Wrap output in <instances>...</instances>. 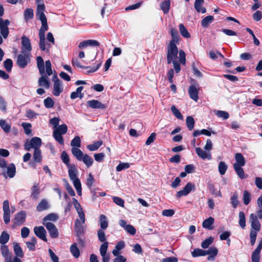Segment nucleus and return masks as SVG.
<instances>
[{
  "label": "nucleus",
  "instance_id": "1",
  "mask_svg": "<svg viewBox=\"0 0 262 262\" xmlns=\"http://www.w3.org/2000/svg\"><path fill=\"white\" fill-rule=\"evenodd\" d=\"M36 17L41 21V27L39 31V46L40 50L49 53L51 45L47 43V47L45 44V32L48 30L47 19L45 13H40L39 15H36Z\"/></svg>",
  "mask_w": 262,
  "mask_h": 262
},
{
  "label": "nucleus",
  "instance_id": "2",
  "mask_svg": "<svg viewBox=\"0 0 262 262\" xmlns=\"http://www.w3.org/2000/svg\"><path fill=\"white\" fill-rule=\"evenodd\" d=\"M178 49L176 44L169 43L167 47V63H170L172 61L176 60L178 58Z\"/></svg>",
  "mask_w": 262,
  "mask_h": 262
},
{
  "label": "nucleus",
  "instance_id": "3",
  "mask_svg": "<svg viewBox=\"0 0 262 262\" xmlns=\"http://www.w3.org/2000/svg\"><path fill=\"white\" fill-rule=\"evenodd\" d=\"M41 145V140L38 137H33L30 140H27L25 143L24 147L25 150L29 151L31 148L34 150L39 149Z\"/></svg>",
  "mask_w": 262,
  "mask_h": 262
},
{
  "label": "nucleus",
  "instance_id": "4",
  "mask_svg": "<svg viewBox=\"0 0 262 262\" xmlns=\"http://www.w3.org/2000/svg\"><path fill=\"white\" fill-rule=\"evenodd\" d=\"M16 174V167L13 163H10L6 166V168L2 170L0 175H2L4 178H8L12 179L14 178Z\"/></svg>",
  "mask_w": 262,
  "mask_h": 262
},
{
  "label": "nucleus",
  "instance_id": "5",
  "mask_svg": "<svg viewBox=\"0 0 262 262\" xmlns=\"http://www.w3.org/2000/svg\"><path fill=\"white\" fill-rule=\"evenodd\" d=\"M52 80L54 82L53 94L55 96H58L63 91L62 81L58 79L55 74L53 76Z\"/></svg>",
  "mask_w": 262,
  "mask_h": 262
},
{
  "label": "nucleus",
  "instance_id": "6",
  "mask_svg": "<svg viewBox=\"0 0 262 262\" xmlns=\"http://www.w3.org/2000/svg\"><path fill=\"white\" fill-rule=\"evenodd\" d=\"M79 219H76L75 222L74 228L77 234H81L83 233V224L85 221L84 212H81L78 214Z\"/></svg>",
  "mask_w": 262,
  "mask_h": 262
},
{
  "label": "nucleus",
  "instance_id": "7",
  "mask_svg": "<svg viewBox=\"0 0 262 262\" xmlns=\"http://www.w3.org/2000/svg\"><path fill=\"white\" fill-rule=\"evenodd\" d=\"M21 53L23 54H30L32 51V46L29 38L23 35L21 38Z\"/></svg>",
  "mask_w": 262,
  "mask_h": 262
},
{
  "label": "nucleus",
  "instance_id": "8",
  "mask_svg": "<svg viewBox=\"0 0 262 262\" xmlns=\"http://www.w3.org/2000/svg\"><path fill=\"white\" fill-rule=\"evenodd\" d=\"M30 54H21L17 56L16 63L17 66L22 69L25 68L30 62Z\"/></svg>",
  "mask_w": 262,
  "mask_h": 262
},
{
  "label": "nucleus",
  "instance_id": "9",
  "mask_svg": "<svg viewBox=\"0 0 262 262\" xmlns=\"http://www.w3.org/2000/svg\"><path fill=\"white\" fill-rule=\"evenodd\" d=\"M193 83L189 86L188 93L191 99L197 101L199 99L198 92L200 87L195 81L193 80Z\"/></svg>",
  "mask_w": 262,
  "mask_h": 262
},
{
  "label": "nucleus",
  "instance_id": "10",
  "mask_svg": "<svg viewBox=\"0 0 262 262\" xmlns=\"http://www.w3.org/2000/svg\"><path fill=\"white\" fill-rule=\"evenodd\" d=\"M26 217V213L24 211H21L15 214L14 223L12 226V228H15L17 226L22 225Z\"/></svg>",
  "mask_w": 262,
  "mask_h": 262
},
{
  "label": "nucleus",
  "instance_id": "11",
  "mask_svg": "<svg viewBox=\"0 0 262 262\" xmlns=\"http://www.w3.org/2000/svg\"><path fill=\"white\" fill-rule=\"evenodd\" d=\"M68 168L69 177L73 182V184L77 183V182L78 183L80 182L79 178L77 177L78 171L75 165L74 164L69 165Z\"/></svg>",
  "mask_w": 262,
  "mask_h": 262
},
{
  "label": "nucleus",
  "instance_id": "12",
  "mask_svg": "<svg viewBox=\"0 0 262 262\" xmlns=\"http://www.w3.org/2000/svg\"><path fill=\"white\" fill-rule=\"evenodd\" d=\"M10 22L8 19L4 20L0 17V30L1 33L4 38H6L9 34L8 26Z\"/></svg>",
  "mask_w": 262,
  "mask_h": 262
},
{
  "label": "nucleus",
  "instance_id": "13",
  "mask_svg": "<svg viewBox=\"0 0 262 262\" xmlns=\"http://www.w3.org/2000/svg\"><path fill=\"white\" fill-rule=\"evenodd\" d=\"M249 219L252 228L257 232L259 231L261 228V225L258 221L259 218H258L257 215L251 213Z\"/></svg>",
  "mask_w": 262,
  "mask_h": 262
},
{
  "label": "nucleus",
  "instance_id": "14",
  "mask_svg": "<svg viewBox=\"0 0 262 262\" xmlns=\"http://www.w3.org/2000/svg\"><path fill=\"white\" fill-rule=\"evenodd\" d=\"M194 187L195 185L192 183L189 182L187 183L183 190L177 192L176 194L177 198H180L182 196L187 195L192 189H194Z\"/></svg>",
  "mask_w": 262,
  "mask_h": 262
},
{
  "label": "nucleus",
  "instance_id": "15",
  "mask_svg": "<svg viewBox=\"0 0 262 262\" xmlns=\"http://www.w3.org/2000/svg\"><path fill=\"white\" fill-rule=\"evenodd\" d=\"M45 226L52 238H55L58 236V229L54 224L53 223H45Z\"/></svg>",
  "mask_w": 262,
  "mask_h": 262
},
{
  "label": "nucleus",
  "instance_id": "16",
  "mask_svg": "<svg viewBox=\"0 0 262 262\" xmlns=\"http://www.w3.org/2000/svg\"><path fill=\"white\" fill-rule=\"evenodd\" d=\"M34 232L35 235L39 238L41 239L45 242H47V238L46 237L47 232L43 227H35L34 228Z\"/></svg>",
  "mask_w": 262,
  "mask_h": 262
},
{
  "label": "nucleus",
  "instance_id": "17",
  "mask_svg": "<svg viewBox=\"0 0 262 262\" xmlns=\"http://www.w3.org/2000/svg\"><path fill=\"white\" fill-rule=\"evenodd\" d=\"M88 105L93 109L104 110L106 108L105 104L97 100H92L87 101Z\"/></svg>",
  "mask_w": 262,
  "mask_h": 262
},
{
  "label": "nucleus",
  "instance_id": "18",
  "mask_svg": "<svg viewBox=\"0 0 262 262\" xmlns=\"http://www.w3.org/2000/svg\"><path fill=\"white\" fill-rule=\"evenodd\" d=\"M1 253L5 258V262H12L11 253L9 252L8 246L2 245L1 247Z\"/></svg>",
  "mask_w": 262,
  "mask_h": 262
},
{
  "label": "nucleus",
  "instance_id": "19",
  "mask_svg": "<svg viewBox=\"0 0 262 262\" xmlns=\"http://www.w3.org/2000/svg\"><path fill=\"white\" fill-rule=\"evenodd\" d=\"M31 198L34 200H38L40 193L39 183H35L33 186L31 187Z\"/></svg>",
  "mask_w": 262,
  "mask_h": 262
},
{
  "label": "nucleus",
  "instance_id": "20",
  "mask_svg": "<svg viewBox=\"0 0 262 262\" xmlns=\"http://www.w3.org/2000/svg\"><path fill=\"white\" fill-rule=\"evenodd\" d=\"M119 225L123 228L128 233L131 235H134L136 233L135 228L130 225H127L125 220H121L119 221Z\"/></svg>",
  "mask_w": 262,
  "mask_h": 262
},
{
  "label": "nucleus",
  "instance_id": "21",
  "mask_svg": "<svg viewBox=\"0 0 262 262\" xmlns=\"http://www.w3.org/2000/svg\"><path fill=\"white\" fill-rule=\"evenodd\" d=\"M50 207V205L48 201L44 199H42L36 206V210L38 212H41L48 210Z\"/></svg>",
  "mask_w": 262,
  "mask_h": 262
},
{
  "label": "nucleus",
  "instance_id": "22",
  "mask_svg": "<svg viewBox=\"0 0 262 262\" xmlns=\"http://www.w3.org/2000/svg\"><path fill=\"white\" fill-rule=\"evenodd\" d=\"M206 255H209L207 260L213 261L215 256L217 255L218 250L216 247H211L207 250H206Z\"/></svg>",
  "mask_w": 262,
  "mask_h": 262
},
{
  "label": "nucleus",
  "instance_id": "23",
  "mask_svg": "<svg viewBox=\"0 0 262 262\" xmlns=\"http://www.w3.org/2000/svg\"><path fill=\"white\" fill-rule=\"evenodd\" d=\"M38 84L40 86L43 87L45 89H49L50 86V83L48 77L44 74L39 78L38 81Z\"/></svg>",
  "mask_w": 262,
  "mask_h": 262
},
{
  "label": "nucleus",
  "instance_id": "24",
  "mask_svg": "<svg viewBox=\"0 0 262 262\" xmlns=\"http://www.w3.org/2000/svg\"><path fill=\"white\" fill-rule=\"evenodd\" d=\"M195 151L198 156L202 158L203 160L208 159V160H211V154L208 152H206L205 151H204L202 148L200 147H196L195 148Z\"/></svg>",
  "mask_w": 262,
  "mask_h": 262
},
{
  "label": "nucleus",
  "instance_id": "25",
  "mask_svg": "<svg viewBox=\"0 0 262 262\" xmlns=\"http://www.w3.org/2000/svg\"><path fill=\"white\" fill-rule=\"evenodd\" d=\"M204 3V0H195L194 7L198 13H205L206 12V8L202 6Z\"/></svg>",
  "mask_w": 262,
  "mask_h": 262
},
{
  "label": "nucleus",
  "instance_id": "26",
  "mask_svg": "<svg viewBox=\"0 0 262 262\" xmlns=\"http://www.w3.org/2000/svg\"><path fill=\"white\" fill-rule=\"evenodd\" d=\"M236 163L233 165H237L238 166H244L245 165V159L241 153H236L235 155Z\"/></svg>",
  "mask_w": 262,
  "mask_h": 262
},
{
  "label": "nucleus",
  "instance_id": "27",
  "mask_svg": "<svg viewBox=\"0 0 262 262\" xmlns=\"http://www.w3.org/2000/svg\"><path fill=\"white\" fill-rule=\"evenodd\" d=\"M214 222V219L212 217H209L203 221L202 226L203 228L205 229H207L208 230H212L213 229L212 225L213 224Z\"/></svg>",
  "mask_w": 262,
  "mask_h": 262
},
{
  "label": "nucleus",
  "instance_id": "28",
  "mask_svg": "<svg viewBox=\"0 0 262 262\" xmlns=\"http://www.w3.org/2000/svg\"><path fill=\"white\" fill-rule=\"evenodd\" d=\"M238 198L239 195L237 192H234L230 198V203L234 209L236 208L239 204Z\"/></svg>",
  "mask_w": 262,
  "mask_h": 262
},
{
  "label": "nucleus",
  "instance_id": "29",
  "mask_svg": "<svg viewBox=\"0 0 262 262\" xmlns=\"http://www.w3.org/2000/svg\"><path fill=\"white\" fill-rule=\"evenodd\" d=\"M58 219V216L57 214L55 213H50L46 215L43 219V224L45 225V223H51V222H49L48 221H52L55 222L57 221Z\"/></svg>",
  "mask_w": 262,
  "mask_h": 262
},
{
  "label": "nucleus",
  "instance_id": "30",
  "mask_svg": "<svg viewBox=\"0 0 262 262\" xmlns=\"http://www.w3.org/2000/svg\"><path fill=\"white\" fill-rule=\"evenodd\" d=\"M99 221L100 226V229L105 230L108 226V223L106 216L103 214L100 215Z\"/></svg>",
  "mask_w": 262,
  "mask_h": 262
},
{
  "label": "nucleus",
  "instance_id": "31",
  "mask_svg": "<svg viewBox=\"0 0 262 262\" xmlns=\"http://www.w3.org/2000/svg\"><path fill=\"white\" fill-rule=\"evenodd\" d=\"M37 66L40 75L45 74L44 61L41 56H38L36 59Z\"/></svg>",
  "mask_w": 262,
  "mask_h": 262
},
{
  "label": "nucleus",
  "instance_id": "32",
  "mask_svg": "<svg viewBox=\"0 0 262 262\" xmlns=\"http://www.w3.org/2000/svg\"><path fill=\"white\" fill-rule=\"evenodd\" d=\"M72 153L76 157L77 160L81 161L82 158L84 155L82 151L77 147H72Z\"/></svg>",
  "mask_w": 262,
  "mask_h": 262
},
{
  "label": "nucleus",
  "instance_id": "33",
  "mask_svg": "<svg viewBox=\"0 0 262 262\" xmlns=\"http://www.w3.org/2000/svg\"><path fill=\"white\" fill-rule=\"evenodd\" d=\"M170 34L172 37V40L170 41L169 43L176 44L179 42V35L177 30L174 28H171L170 30Z\"/></svg>",
  "mask_w": 262,
  "mask_h": 262
},
{
  "label": "nucleus",
  "instance_id": "34",
  "mask_svg": "<svg viewBox=\"0 0 262 262\" xmlns=\"http://www.w3.org/2000/svg\"><path fill=\"white\" fill-rule=\"evenodd\" d=\"M214 17L213 16L209 15L204 17L201 21V25L204 28H207L213 21Z\"/></svg>",
  "mask_w": 262,
  "mask_h": 262
},
{
  "label": "nucleus",
  "instance_id": "35",
  "mask_svg": "<svg viewBox=\"0 0 262 262\" xmlns=\"http://www.w3.org/2000/svg\"><path fill=\"white\" fill-rule=\"evenodd\" d=\"M13 250L16 257L22 258L24 256L23 250L18 243L14 244Z\"/></svg>",
  "mask_w": 262,
  "mask_h": 262
},
{
  "label": "nucleus",
  "instance_id": "36",
  "mask_svg": "<svg viewBox=\"0 0 262 262\" xmlns=\"http://www.w3.org/2000/svg\"><path fill=\"white\" fill-rule=\"evenodd\" d=\"M37 4L36 15H39L40 13H44L45 10V6L43 4V0H35Z\"/></svg>",
  "mask_w": 262,
  "mask_h": 262
},
{
  "label": "nucleus",
  "instance_id": "37",
  "mask_svg": "<svg viewBox=\"0 0 262 262\" xmlns=\"http://www.w3.org/2000/svg\"><path fill=\"white\" fill-rule=\"evenodd\" d=\"M24 17L26 22L32 19L34 17L33 10L31 8L26 9L24 11Z\"/></svg>",
  "mask_w": 262,
  "mask_h": 262
},
{
  "label": "nucleus",
  "instance_id": "38",
  "mask_svg": "<svg viewBox=\"0 0 262 262\" xmlns=\"http://www.w3.org/2000/svg\"><path fill=\"white\" fill-rule=\"evenodd\" d=\"M70 252L74 257L77 258L79 257L80 253L76 243H74L71 246Z\"/></svg>",
  "mask_w": 262,
  "mask_h": 262
},
{
  "label": "nucleus",
  "instance_id": "39",
  "mask_svg": "<svg viewBox=\"0 0 262 262\" xmlns=\"http://www.w3.org/2000/svg\"><path fill=\"white\" fill-rule=\"evenodd\" d=\"M81 161H83L87 167L91 166L94 162L93 158L87 154H84Z\"/></svg>",
  "mask_w": 262,
  "mask_h": 262
},
{
  "label": "nucleus",
  "instance_id": "40",
  "mask_svg": "<svg viewBox=\"0 0 262 262\" xmlns=\"http://www.w3.org/2000/svg\"><path fill=\"white\" fill-rule=\"evenodd\" d=\"M103 144L102 140H99L94 142L93 144L88 145L87 148L90 151H95L97 150Z\"/></svg>",
  "mask_w": 262,
  "mask_h": 262
},
{
  "label": "nucleus",
  "instance_id": "41",
  "mask_svg": "<svg viewBox=\"0 0 262 262\" xmlns=\"http://www.w3.org/2000/svg\"><path fill=\"white\" fill-rule=\"evenodd\" d=\"M191 255L193 257L206 256V250L199 248H196L191 252Z\"/></svg>",
  "mask_w": 262,
  "mask_h": 262
},
{
  "label": "nucleus",
  "instance_id": "42",
  "mask_svg": "<svg viewBox=\"0 0 262 262\" xmlns=\"http://www.w3.org/2000/svg\"><path fill=\"white\" fill-rule=\"evenodd\" d=\"M170 0H165L161 4L160 7L164 14L168 13L170 8Z\"/></svg>",
  "mask_w": 262,
  "mask_h": 262
},
{
  "label": "nucleus",
  "instance_id": "43",
  "mask_svg": "<svg viewBox=\"0 0 262 262\" xmlns=\"http://www.w3.org/2000/svg\"><path fill=\"white\" fill-rule=\"evenodd\" d=\"M10 235L6 231H3L0 236V244L2 245H5L8 242Z\"/></svg>",
  "mask_w": 262,
  "mask_h": 262
},
{
  "label": "nucleus",
  "instance_id": "44",
  "mask_svg": "<svg viewBox=\"0 0 262 262\" xmlns=\"http://www.w3.org/2000/svg\"><path fill=\"white\" fill-rule=\"evenodd\" d=\"M0 126L6 133H8L10 131L11 125L8 124L5 120H0Z\"/></svg>",
  "mask_w": 262,
  "mask_h": 262
},
{
  "label": "nucleus",
  "instance_id": "45",
  "mask_svg": "<svg viewBox=\"0 0 262 262\" xmlns=\"http://www.w3.org/2000/svg\"><path fill=\"white\" fill-rule=\"evenodd\" d=\"M33 157V160L35 162L39 163L41 161L42 156L40 149H36V150H34Z\"/></svg>",
  "mask_w": 262,
  "mask_h": 262
},
{
  "label": "nucleus",
  "instance_id": "46",
  "mask_svg": "<svg viewBox=\"0 0 262 262\" xmlns=\"http://www.w3.org/2000/svg\"><path fill=\"white\" fill-rule=\"evenodd\" d=\"M214 238L210 236L208 238L205 239L201 243V247L203 249L208 248L210 245H211L213 242Z\"/></svg>",
  "mask_w": 262,
  "mask_h": 262
},
{
  "label": "nucleus",
  "instance_id": "47",
  "mask_svg": "<svg viewBox=\"0 0 262 262\" xmlns=\"http://www.w3.org/2000/svg\"><path fill=\"white\" fill-rule=\"evenodd\" d=\"M179 30L181 34L185 38H188L190 37V33L188 32L183 24L179 25Z\"/></svg>",
  "mask_w": 262,
  "mask_h": 262
},
{
  "label": "nucleus",
  "instance_id": "48",
  "mask_svg": "<svg viewBox=\"0 0 262 262\" xmlns=\"http://www.w3.org/2000/svg\"><path fill=\"white\" fill-rule=\"evenodd\" d=\"M239 225L243 229L246 227V217L244 212H239Z\"/></svg>",
  "mask_w": 262,
  "mask_h": 262
},
{
  "label": "nucleus",
  "instance_id": "49",
  "mask_svg": "<svg viewBox=\"0 0 262 262\" xmlns=\"http://www.w3.org/2000/svg\"><path fill=\"white\" fill-rule=\"evenodd\" d=\"M234 169L236 173V174L238 175V176L239 177L240 179H243L245 178V173L243 169L242 168V166H238L237 165H233Z\"/></svg>",
  "mask_w": 262,
  "mask_h": 262
},
{
  "label": "nucleus",
  "instance_id": "50",
  "mask_svg": "<svg viewBox=\"0 0 262 262\" xmlns=\"http://www.w3.org/2000/svg\"><path fill=\"white\" fill-rule=\"evenodd\" d=\"M68 130V127L66 124H63L58 126L54 131L59 133V134L64 135L67 133Z\"/></svg>",
  "mask_w": 262,
  "mask_h": 262
},
{
  "label": "nucleus",
  "instance_id": "51",
  "mask_svg": "<svg viewBox=\"0 0 262 262\" xmlns=\"http://www.w3.org/2000/svg\"><path fill=\"white\" fill-rule=\"evenodd\" d=\"M170 110L176 117H177L178 119L180 120L183 119V115L181 114L179 110L176 108L175 105H172Z\"/></svg>",
  "mask_w": 262,
  "mask_h": 262
},
{
  "label": "nucleus",
  "instance_id": "52",
  "mask_svg": "<svg viewBox=\"0 0 262 262\" xmlns=\"http://www.w3.org/2000/svg\"><path fill=\"white\" fill-rule=\"evenodd\" d=\"M243 203L245 205H247L251 201L250 193L247 190H244L243 195Z\"/></svg>",
  "mask_w": 262,
  "mask_h": 262
},
{
  "label": "nucleus",
  "instance_id": "53",
  "mask_svg": "<svg viewBox=\"0 0 262 262\" xmlns=\"http://www.w3.org/2000/svg\"><path fill=\"white\" fill-rule=\"evenodd\" d=\"M219 171L221 175H224L227 169V165L225 162L221 161L219 164Z\"/></svg>",
  "mask_w": 262,
  "mask_h": 262
},
{
  "label": "nucleus",
  "instance_id": "54",
  "mask_svg": "<svg viewBox=\"0 0 262 262\" xmlns=\"http://www.w3.org/2000/svg\"><path fill=\"white\" fill-rule=\"evenodd\" d=\"M62 134H59V133H57L55 131H53V136L55 140L58 142L59 144L63 145L64 144V140L63 137L62 136Z\"/></svg>",
  "mask_w": 262,
  "mask_h": 262
},
{
  "label": "nucleus",
  "instance_id": "55",
  "mask_svg": "<svg viewBox=\"0 0 262 262\" xmlns=\"http://www.w3.org/2000/svg\"><path fill=\"white\" fill-rule=\"evenodd\" d=\"M186 124L189 130H192L194 127V119L191 116H188L186 118Z\"/></svg>",
  "mask_w": 262,
  "mask_h": 262
},
{
  "label": "nucleus",
  "instance_id": "56",
  "mask_svg": "<svg viewBox=\"0 0 262 262\" xmlns=\"http://www.w3.org/2000/svg\"><path fill=\"white\" fill-rule=\"evenodd\" d=\"M104 230L99 229L97 231V236H98V240L100 242H102V243L106 242V238L105 237V235Z\"/></svg>",
  "mask_w": 262,
  "mask_h": 262
},
{
  "label": "nucleus",
  "instance_id": "57",
  "mask_svg": "<svg viewBox=\"0 0 262 262\" xmlns=\"http://www.w3.org/2000/svg\"><path fill=\"white\" fill-rule=\"evenodd\" d=\"M61 159L62 162L67 165V167L69 166L70 164V158L67 154V153L65 151H63L61 154Z\"/></svg>",
  "mask_w": 262,
  "mask_h": 262
},
{
  "label": "nucleus",
  "instance_id": "58",
  "mask_svg": "<svg viewBox=\"0 0 262 262\" xmlns=\"http://www.w3.org/2000/svg\"><path fill=\"white\" fill-rule=\"evenodd\" d=\"M81 140L79 136H76L71 141V145L73 147H79L81 145Z\"/></svg>",
  "mask_w": 262,
  "mask_h": 262
},
{
  "label": "nucleus",
  "instance_id": "59",
  "mask_svg": "<svg viewBox=\"0 0 262 262\" xmlns=\"http://www.w3.org/2000/svg\"><path fill=\"white\" fill-rule=\"evenodd\" d=\"M45 106L48 108H52L54 105V102L52 99L50 97H48L44 100L43 101Z\"/></svg>",
  "mask_w": 262,
  "mask_h": 262
},
{
  "label": "nucleus",
  "instance_id": "60",
  "mask_svg": "<svg viewBox=\"0 0 262 262\" xmlns=\"http://www.w3.org/2000/svg\"><path fill=\"white\" fill-rule=\"evenodd\" d=\"M4 67L6 70L8 72H10L11 71L12 65H13V62L12 60L10 59H7L4 62Z\"/></svg>",
  "mask_w": 262,
  "mask_h": 262
},
{
  "label": "nucleus",
  "instance_id": "61",
  "mask_svg": "<svg viewBox=\"0 0 262 262\" xmlns=\"http://www.w3.org/2000/svg\"><path fill=\"white\" fill-rule=\"evenodd\" d=\"M215 114L218 117L223 118L224 119H227L229 117V114L223 111H217Z\"/></svg>",
  "mask_w": 262,
  "mask_h": 262
},
{
  "label": "nucleus",
  "instance_id": "62",
  "mask_svg": "<svg viewBox=\"0 0 262 262\" xmlns=\"http://www.w3.org/2000/svg\"><path fill=\"white\" fill-rule=\"evenodd\" d=\"M257 236V233L256 231L251 230L250 233V243L252 246L255 244Z\"/></svg>",
  "mask_w": 262,
  "mask_h": 262
},
{
  "label": "nucleus",
  "instance_id": "63",
  "mask_svg": "<svg viewBox=\"0 0 262 262\" xmlns=\"http://www.w3.org/2000/svg\"><path fill=\"white\" fill-rule=\"evenodd\" d=\"M129 167V164L128 163H120L117 167L116 170L117 171H121V170L127 169Z\"/></svg>",
  "mask_w": 262,
  "mask_h": 262
},
{
  "label": "nucleus",
  "instance_id": "64",
  "mask_svg": "<svg viewBox=\"0 0 262 262\" xmlns=\"http://www.w3.org/2000/svg\"><path fill=\"white\" fill-rule=\"evenodd\" d=\"M94 181L95 180L93 175L91 173H89L88 178L86 179V184L90 189H91V187L92 186Z\"/></svg>",
  "mask_w": 262,
  "mask_h": 262
}]
</instances>
